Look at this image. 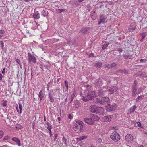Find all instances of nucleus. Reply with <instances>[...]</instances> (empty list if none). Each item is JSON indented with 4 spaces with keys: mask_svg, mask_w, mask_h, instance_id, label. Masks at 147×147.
Segmentation results:
<instances>
[{
    "mask_svg": "<svg viewBox=\"0 0 147 147\" xmlns=\"http://www.w3.org/2000/svg\"><path fill=\"white\" fill-rule=\"evenodd\" d=\"M90 116L92 119L93 123L94 121H98L99 119V117L96 115L91 114L90 115Z\"/></svg>",
    "mask_w": 147,
    "mask_h": 147,
    "instance_id": "obj_15",
    "label": "nucleus"
},
{
    "mask_svg": "<svg viewBox=\"0 0 147 147\" xmlns=\"http://www.w3.org/2000/svg\"><path fill=\"white\" fill-rule=\"evenodd\" d=\"M57 91L59 92H60V89L59 88L55 89H52L49 91L48 98H49V101L53 103L54 102L53 96H57V94L56 92Z\"/></svg>",
    "mask_w": 147,
    "mask_h": 147,
    "instance_id": "obj_1",
    "label": "nucleus"
},
{
    "mask_svg": "<svg viewBox=\"0 0 147 147\" xmlns=\"http://www.w3.org/2000/svg\"><path fill=\"white\" fill-rule=\"evenodd\" d=\"M5 33V31L3 30H0V37H2L3 36Z\"/></svg>",
    "mask_w": 147,
    "mask_h": 147,
    "instance_id": "obj_39",
    "label": "nucleus"
},
{
    "mask_svg": "<svg viewBox=\"0 0 147 147\" xmlns=\"http://www.w3.org/2000/svg\"><path fill=\"white\" fill-rule=\"evenodd\" d=\"M114 88L115 91L116 92V94L117 95H119V93L118 92L119 88L115 86L114 87Z\"/></svg>",
    "mask_w": 147,
    "mask_h": 147,
    "instance_id": "obj_36",
    "label": "nucleus"
},
{
    "mask_svg": "<svg viewBox=\"0 0 147 147\" xmlns=\"http://www.w3.org/2000/svg\"><path fill=\"white\" fill-rule=\"evenodd\" d=\"M3 135V132L2 131H0V139L1 138Z\"/></svg>",
    "mask_w": 147,
    "mask_h": 147,
    "instance_id": "obj_50",
    "label": "nucleus"
},
{
    "mask_svg": "<svg viewBox=\"0 0 147 147\" xmlns=\"http://www.w3.org/2000/svg\"><path fill=\"white\" fill-rule=\"evenodd\" d=\"M95 81L94 82V84L98 86H101L102 84L101 79L99 78L98 79H96L94 80Z\"/></svg>",
    "mask_w": 147,
    "mask_h": 147,
    "instance_id": "obj_12",
    "label": "nucleus"
},
{
    "mask_svg": "<svg viewBox=\"0 0 147 147\" xmlns=\"http://www.w3.org/2000/svg\"><path fill=\"white\" fill-rule=\"evenodd\" d=\"M102 104L105 103L108 104L110 102V99L108 97H102L101 98Z\"/></svg>",
    "mask_w": 147,
    "mask_h": 147,
    "instance_id": "obj_9",
    "label": "nucleus"
},
{
    "mask_svg": "<svg viewBox=\"0 0 147 147\" xmlns=\"http://www.w3.org/2000/svg\"><path fill=\"white\" fill-rule=\"evenodd\" d=\"M126 140L129 142H131L133 140V137L131 134H127L125 137Z\"/></svg>",
    "mask_w": 147,
    "mask_h": 147,
    "instance_id": "obj_10",
    "label": "nucleus"
},
{
    "mask_svg": "<svg viewBox=\"0 0 147 147\" xmlns=\"http://www.w3.org/2000/svg\"><path fill=\"white\" fill-rule=\"evenodd\" d=\"M10 137L9 136H6L3 139V140H7L9 139Z\"/></svg>",
    "mask_w": 147,
    "mask_h": 147,
    "instance_id": "obj_48",
    "label": "nucleus"
},
{
    "mask_svg": "<svg viewBox=\"0 0 147 147\" xmlns=\"http://www.w3.org/2000/svg\"><path fill=\"white\" fill-rule=\"evenodd\" d=\"M82 124H83V122L82 121H80V120H78V121H77L76 122V125H77L78 124L80 126L82 125H83Z\"/></svg>",
    "mask_w": 147,
    "mask_h": 147,
    "instance_id": "obj_32",
    "label": "nucleus"
},
{
    "mask_svg": "<svg viewBox=\"0 0 147 147\" xmlns=\"http://www.w3.org/2000/svg\"><path fill=\"white\" fill-rule=\"evenodd\" d=\"M110 137L111 139L115 142H117L120 139L119 135L116 132L112 133Z\"/></svg>",
    "mask_w": 147,
    "mask_h": 147,
    "instance_id": "obj_5",
    "label": "nucleus"
},
{
    "mask_svg": "<svg viewBox=\"0 0 147 147\" xmlns=\"http://www.w3.org/2000/svg\"><path fill=\"white\" fill-rule=\"evenodd\" d=\"M95 97V93L94 91L89 92L85 96L83 97L82 100L84 102H86L90 100H94Z\"/></svg>",
    "mask_w": 147,
    "mask_h": 147,
    "instance_id": "obj_2",
    "label": "nucleus"
},
{
    "mask_svg": "<svg viewBox=\"0 0 147 147\" xmlns=\"http://www.w3.org/2000/svg\"><path fill=\"white\" fill-rule=\"evenodd\" d=\"M16 109H17V111L18 112L20 113V109H18V105L17 106V107H16Z\"/></svg>",
    "mask_w": 147,
    "mask_h": 147,
    "instance_id": "obj_62",
    "label": "nucleus"
},
{
    "mask_svg": "<svg viewBox=\"0 0 147 147\" xmlns=\"http://www.w3.org/2000/svg\"><path fill=\"white\" fill-rule=\"evenodd\" d=\"M45 92L42 90H41L38 95V96L39 98L40 102H41L42 99L44 98L45 96Z\"/></svg>",
    "mask_w": 147,
    "mask_h": 147,
    "instance_id": "obj_8",
    "label": "nucleus"
},
{
    "mask_svg": "<svg viewBox=\"0 0 147 147\" xmlns=\"http://www.w3.org/2000/svg\"><path fill=\"white\" fill-rule=\"evenodd\" d=\"M73 99L74 98H73L71 97H69V100L70 101L69 103H71L72 101L73 100Z\"/></svg>",
    "mask_w": 147,
    "mask_h": 147,
    "instance_id": "obj_57",
    "label": "nucleus"
},
{
    "mask_svg": "<svg viewBox=\"0 0 147 147\" xmlns=\"http://www.w3.org/2000/svg\"><path fill=\"white\" fill-rule=\"evenodd\" d=\"M86 13L84 12L83 13H82L80 16V18L85 19L86 17Z\"/></svg>",
    "mask_w": 147,
    "mask_h": 147,
    "instance_id": "obj_35",
    "label": "nucleus"
},
{
    "mask_svg": "<svg viewBox=\"0 0 147 147\" xmlns=\"http://www.w3.org/2000/svg\"><path fill=\"white\" fill-rule=\"evenodd\" d=\"M105 66L106 68H108L109 69L111 68V64L105 65Z\"/></svg>",
    "mask_w": 147,
    "mask_h": 147,
    "instance_id": "obj_40",
    "label": "nucleus"
},
{
    "mask_svg": "<svg viewBox=\"0 0 147 147\" xmlns=\"http://www.w3.org/2000/svg\"><path fill=\"white\" fill-rule=\"evenodd\" d=\"M117 51H119L120 53L121 52H122L123 51V50L121 48H119L117 49Z\"/></svg>",
    "mask_w": 147,
    "mask_h": 147,
    "instance_id": "obj_56",
    "label": "nucleus"
},
{
    "mask_svg": "<svg viewBox=\"0 0 147 147\" xmlns=\"http://www.w3.org/2000/svg\"><path fill=\"white\" fill-rule=\"evenodd\" d=\"M107 17L105 16H104L102 15H100V19L99 20L98 24H99L101 23L104 24L105 23Z\"/></svg>",
    "mask_w": 147,
    "mask_h": 147,
    "instance_id": "obj_7",
    "label": "nucleus"
},
{
    "mask_svg": "<svg viewBox=\"0 0 147 147\" xmlns=\"http://www.w3.org/2000/svg\"><path fill=\"white\" fill-rule=\"evenodd\" d=\"M19 109H20V113L21 114L22 113V107L21 105V104L20 103L19 104Z\"/></svg>",
    "mask_w": 147,
    "mask_h": 147,
    "instance_id": "obj_41",
    "label": "nucleus"
},
{
    "mask_svg": "<svg viewBox=\"0 0 147 147\" xmlns=\"http://www.w3.org/2000/svg\"><path fill=\"white\" fill-rule=\"evenodd\" d=\"M46 124L47 125V126L46 127L47 129L49 130L50 131L51 130L52 128V125L50 123H49L47 121L46 122Z\"/></svg>",
    "mask_w": 147,
    "mask_h": 147,
    "instance_id": "obj_24",
    "label": "nucleus"
},
{
    "mask_svg": "<svg viewBox=\"0 0 147 147\" xmlns=\"http://www.w3.org/2000/svg\"><path fill=\"white\" fill-rule=\"evenodd\" d=\"M2 73L3 74H4L5 73V67L3 69L2 72Z\"/></svg>",
    "mask_w": 147,
    "mask_h": 147,
    "instance_id": "obj_58",
    "label": "nucleus"
},
{
    "mask_svg": "<svg viewBox=\"0 0 147 147\" xmlns=\"http://www.w3.org/2000/svg\"><path fill=\"white\" fill-rule=\"evenodd\" d=\"M88 55L89 56V57H94V54L92 53H87Z\"/></svg>",
    "mask_w": 147,
    "mask_h": 147,
    "instance_id": "obj_38",
    "label": "nucleus"
},
{
    "mask_svg": "<svg viewBox=\"0 0 147 147\" xmlns=\"http://www.w3.org/2000/svg\"><path fill=\"white\" fill-rule=\"evenodd\" d=\"M0 45L1 47L2 48L3 50V47H4V43H3V41H0Z\"/></svg>",
    "mask_w": 147,
    "mask_h": 147,
    "instance_id": "obj_44",
    "label": "nucleus"
},
{
    "mask_svg": "<svg viewBox=\"0 0 147 147\" xmlns=\"http://www.w3.org/2000/svg\"><path fill=\"white\" fill-rule=\"evenodd\" d=\"M143 96H138L136 99V101L137 102L139 100L141 99L142 98Z\"/></svg>",
    "mask_w": 147,
    "mask_h": 147,
    "instance_id": "obj_42",
    "label": "nucleus"
},
{
    "mask_svg": "<svg viewBox=\"0 0 147 147\" xmlns=\"http://www.w3.org/2000/svg\"><path fill=\"white\" fill-rule=\"evenodd\" d=\"M75 95L76 93H75L74 92H73V94H72L71 96L70 97L73 98H74L75 97Z\"/></svg>",
    "mask_w": 147,
    "mask_h": 147,
    "instance_id": "obj_52",
    "label": "nucleus"
},
{
    "mask_svg": "<svg viewBox=\"0 0 147 147\" xmlns=\"http://www.w3.org/2000/svg\"><path fill=\"white\" fill-rule=\"evenodd\" d=\"M91 29L90 27H87L83 28L81 30V32L83 33H86L87 32H89Z\"/></svg>",
    "mask_w": 147,
    "mask_h": 147,
    "instance_id": "obj_17",
    "label": "nucleus"
},
{
    "mask_svg": "<svg viewBox=\"0 0 147 147\" xmlns=\"http://www.w3.org/2000/svg\"><path fill=\"white\" fill-rule=\"evenodd\" d=\"M136 107L134 105L130 109V113L133 112L136 109Z\"/></svg>",
    "mask_w": 147,
    "mask_h": 147,
    "instance_id": "obj_33",
    "label": "nucleus"
},
{
    "mask_svg": "<svg viewBox=\"0 0 147 147\" xmlns=\"http://www.w3.org/2000/svg\"><path fill=\"white\" fill-rule=\"evenodd\" d=\"M80 126L78 124L76 125V124L75 125V127H76V128H78V129L79 128Z\"/></svg>",
    "mask_w": 147,
    "mask_h": 147,
    "instance_id": "obj_61",
    "label": "nucleus"
},
{
    "mask_svg": "<svg viewBox=\"0 0 147 147\" xmlns=\"http://www.w3.org/2000/svg\"><path fill=\"white\" fill-rule=\"evenodd\" d=\"M102 63L100 62H98L96 63L95 66L98 68H100L102 66Z\"/></svg>",
    "mask_w": 147,
    "mask_h": 147,
    "instance_id": "obj_29",
    "label": "nucleus"
},
{
    "mask_svg": "<svg viewBox=\"0 0 147 147\" xmlns=\"http://www.w3.org/2000/svg\"><path fill=\"white\" fill-rule=\"evenodd\" d=\"M135 26H134V24H132L131 25L129 28L128 30L129 32H131L132 30L135 29Z\"/></svg>",
    "mask_w": 147,
    "mask_h": 147,
    "instance_id": "obj_26",
    "label": "nucleus"
},
{
    "mask_svg": "<svg viewBox=\"0 0 147 147\" xmlns=\"http://www.w3.org/2000/svg\"><path fill=\"white\" fill-rule=\"evenodd\" d=\"M105 43V44L102 45V49L103 50H104V49H106L107 47L108 46L109 43V42H106V41H104L103 42V44L104 43Z\"/></svg>",
    "mask_w": 147,
    "mask_h": 147,
    "instance_id": "obj_23",
    "label": "nucleus"
},
{
    "mask_svg": "<svg viewBox=\"0 0 147 147\" xmlns=\"http://www.w3.org/2000/svg\"><path fill=\"white\" fill-rule=\"evenodd\" d=\"M87 138V136H82L80 137L79 138H78L76 139V140L77 141H80L82 140L83 139H86Z\"/></svg>",
    "mask_w": 147,
    "mask_h": 147,
    "instance_id": "obj_28",
    "label": "nucleus"
},
{
    "mask_svg": "<svg viewBox=\"0 0 147 147\" xmlns=\"http://www.w3.org/2000/svg\"><path fill=\"white\" fill-rule=\"evenodd\" d=\"M49 131V134H50V137H51L52 135V132H51V130H50Z\"/></svg>",
    "mask_w": 147,
    "mask_h": 147,
    "instance_id": "obj_63",
    "label": "nucleus"
},
{
    "mask_svg": "<svg viewBox=\"0 0 147 147\" xmlns=\"http://www.w3.org/2000/svg\"><path fill=\"white\" fill-rule=\"evenodd\" d=\"M34 18L35 19H38L39 18V13L38 11H35L33 15Z\"/></svg>",
    "mask_w": 147,
    "mask_h": 147,
    "instance_id": "obj_21",
    "label": "nucleus"
},
{
    "mask_svg": "<svg viewBox=\"0 0 147 147\" xmlns=\"http://www.w3.org/2000/svg\"><path fill=\"white\" fill-rule=\"evenodd\" d=\"M86 87L87 88V90H88L89 89H90V88L91 86L90 85H86Z\"/></svg>",
    "mask_w": 147,
    "mask_h": 147,
    "instance_id": "obj_55",
    "label": "nucleus"
},
{
    "mask_svg": "<svg viewBox=\"0 0 147 147\" xmlns=\"http://www.w3.org/2000/svg\"><path fill=\"white\" fill-rule=\"evenodd\" d=\"M117 73H120L121 74H126L128 72L127 70H126L123 69H118L117 71Z\"/></svg>",
    "mask_w": 147,
    "mask_h": 147,
    "instance_id": "obj_25",
    "label": "nucleus"
},
{
    "mask_svg": "<svg viewBox=\"0 0 147 147\" xmlns=\"http://www.w3.org/2000/svg\"><path fill=\"white\" fill-rule=\"evenodd\" d=\"M111 65V68H115L117 65V63L116 62H113Z\"/></svg>",
    "mask_w": 147,
    "mask_h": 147,
    "instance_id": "obj_30",
    "label": "nucleus"
},
{
    "mask_svg": "<svg viewBox=\"0 0 147 147\" xmlns=\"http://www.w3.org/2000/svg\"><path fill=\"white\" fill-rule=\"evenodd\" d=\"M16 62H17V63H18V64H19V65L20 66H21V63H20V60L19 59H16Z\"/></svg>",
    "mask_w": 147,
    "mask_h": 147,
    "instance_id": "obj_47",
    "label": "nucleus"
},
{
    "mask_svg": "<svg viewBox=\"0 0 147 147\" xmlns=\"http://www.w3.org/2000/svg\"><path fill=\"white\" fill-rule=\"evenodd\" d=\"M140 34L142 37H145V36H147V33L146 32H142Z\"/></svg>",
    "mask_w": 147,
    "mask_h": 147,
    "instance_id": "obj_37",
    "label": "nucleus"
},
{
    "mask_svg": "<svg viewBox=\"0 0 147 147\" xmlns=\"http://www.w3.org/2000/svg\"><path fill=\"white\" fill-rule=\"evenodd\" d=\"M65 87H66L67 90L68 89V82L66 81H65Z\"/></svg>",
    "mask_w": 147,
    "mask_h": 147,
    "instance_id": "obj_46",
    "label": "nucleus"
},
{
    "mask_svg": "<svg viewBox=\"0 0 147 147\" xmlns=\"http://www.w3.org/2000/svg\"><path fill=\"white\" fill-rule=\"evenodd\" d=\"M68 118L69 119H71L73 118V117L71 116V115L70 114H69L68 115Z\"/></svg>",
    "mask_w": 147,
    "mask_h": 147,
    "instance_id": "obj_60",
    "label": "nucleus"
},
{
    "mask_svg": "<svg viewBox=\"0 0 147 147\" xmlns=\"http://www.w3.org/2000/svg\"><path fill=\"white\" fill-rule=\"evenodd\" d=\"M89 110L92 113L97 114L99 113L100 111H104V109L102 107H97L95 105H92L89 107Z\"/></svg>",
    "mask_w": 147,
    "mask_h": 147,
    "instance_id": "obj_3",
    "label": "nucleus"
},
{
    "mask_svg": "<svg viewBox=\"0 0 147 147\" xmlns=\"http://www.w3.org/2000/svg\"><path fill=\"white\" fill-rule=\"evenodd\" d=\"M12 140L15 142L18 146H20L21 145V144L20 143V140L18 138L15 137H13L12 138Z\"/></svg>",
    "mask_w": 147,
    "mask_h": 147,
    "instance_id": "obj_18",
    "label": "nucleus"
},
{
    "mask_svg": "<svg viewBox=\"0 0 147 147\" xmlns=\"http://www.w3.org/2000/svg\"><path fill=\"white\" fill-rule=\"evenodd\" d=\"M7 102V101H6L5 102H4L3 104H2V105H3V107H5L7 105V104L6 103V102Z\"/></svg>",
    "mask_w": 147,
    "mask_h": 147,
    "instance_id": "obj_53",
    "label": "nucleus"
},
{
    "mask_svg": "<svg viewBox=\"0 0 147 147\" xmlns=\"http://www.w3.org/2000/svg\"><path fill=\"white\" fill-rule=\"evenodd\" d=\"M101 98H96L94 100L93 102L95 104H102V102H101Z\"/></svg>",
    "mask_w": 147,
    "mask_h": 147,
    "instance_id": "obj_20",
    "label": "nucleus"
},
{
    "mask_svg": "<svg viewBox=\"0 0 147 147\" xmlns=\"http://www.w3.org/2000/svg\"><path fill=\"white\" fill-rule=\"evenodd\" d=\"M62 140L63 142L64 143V144H65V145L67 146V139L65 138L63 136V137L62 138Z\"/></svg>",
    "mask_w": 147,
    "mask_h": 147,
    "instance_id": "obj_34",
    "label": "nucleus"
},
{
    "mask_svg": "<svg viewBox=\"0 0 147 147\" xmlns=\"http://www.w3.org/2000/svg\"><path fill=\"white\" fill-rule=\"evenodd\" d=\"M111 116L110 115H107L104 116L102 118V121L105 122H109L111 121Z\"/></svg>",
    "mask_w": 147,
    "mask_h": 147,
    "instance_id": "obj_11",
    "label": "nucleus"
},
{
    "mask_svg": "<svg viewBox=\"0 0 147 147\" xmlns=\"http://www.w3.org/2000/svg\"><path fill=\"white\" fill-rule=\"evenodd\" d=\"M91 17L93 20H95L96 18V14L95 11H92L91 13Z\"/></svg>",
    "mask_w": 147,
    "mask_h": 147,
    "instance_id": "obj_19",
    "label": "nucleus"
},
{
    "mask_svg": "<svg viewBox=\"0 0 147 147\" xmlns=\"http://www.w3.org/2000/svg\"><path fill=\"white\" fill-rule=\"evenodd\" d=\"M106 110L107 111L111 112L115 110L117 107V105L115 103L112 104H107L105 106Z\"/></svg>",
    "mask_w": 147,
    "mask_h": 147,
    "instance_id": "obj_4",
    "label": "nucleus"
},
{
    "mask_svg": "<svg viewBox=\"0 0 147 147\" xmlns=\"http://www.w3.org/2000/svg\"><path fill=\"white\" fill-rule=\"evenodd\" d=\"M84 121L85 122L89 124H91L93 123V122L90 116L89 117L84 118Z\"/></svg>",
    "mask_w": 147,
    "mask_h": 147,
    "instance_id": "obj_14",
    "label": "nucleus"
},
{
    "mask_svg": "<svg viewBox=\"0 0 147 147\" xmlns=\"http://www.w3.org/2000/svg\"><path fill=\"white\" fill-rule=\"evenodd\" d=\"M137 82L135 80L134 83H133L132 89V96L134 97L136 94L137 90Z\"/></svg>",
    "mask_w": 147,
    "mask_h": 147,
    "instance_id": "obj_6",
    "label": "nucleus"
},
{
    "mask_svg": "<svg viewBox=\"0 0 147 147\" xmlns=\"http://www.w3.org/2000/svg\"><path fill=\"white\" fill-rule=\"evenodd\" d=\"M34 125H35V123H34V122L32 124V128L33 129H34Z\"/></svg>",
    "mask_w": 147,
    "mask_h": 147,
    "instance_id": "obj_64",
    "label": "nucleus"
},
{
    "mask_svg": "<svg viewBox=\"0 0 147 147\" xmlns=\"http://www.w3.org/2000/svg\"><path fill=\"white\" fill-rule=\"evenodd\" d=\"M123 56L124 57L125 59H130L131 57V55H130L128 53L127 54H124L123 55Z\"/></svg>",
    "mask_w": 147,
    "mask_h": 147,
    "instance_id": "obj_27",
    "label": "nucleus"
},
{
    "mask_svg": "<svg viewBox=\"0 0 147 147\" xmlns=\"http://www.w3.org/2000/svg\"><path fill=\"white\" fill-rule=\"evenodd\" d=\"M3 78V76L0 73V82L2 81V79Z\"/></svg>",
    "mask_w": 147,
    "mask_h": 147,
    "instance_id": "obj_59",
    "label": "nucleus"
},
{
    "mask_svg": "<svg viewBox=\"0 0 147 147\" xmlns=\"http://www.w3.org/2000/svg\"><path fill=\"white\" fill-rule=\"evenodd\" d=\"M28 57L29 58L28 59L29 62H31V61H32L33 63H35L36 61V58L34 56H32L30 54H28Z\"/></svg>",
    "mask_w": 147,
    "mask_h": 147,
    "instance_id": "obj_13",
    "label": "nucleus"
},
{
    "mask_svg": "<svg viewBox=\"0 0 147 147\" xmlns=\"http://www.w3.org/2000/svg\"><path fill=\"white\" fill-rule=\"evenodd\" d=\"M97 141L98 143L102 142V139L100 138H97Z\"/></svg>",
    "mask_w": 147,
    "mask_h": 147,
    "instance_id": "obj_45",
    "label": "nucleus"
},
{
    "mask_svg": "<svg viewBox=\"0 0 147 147\" xmlns=\"http://www.w3.org/2000/svg\"><path fill=\"white\" fill-rule=\"evenodd\" d=\"M106 92V90L105 91H104L102 89H100L98 90V96H104L105 95Z\"/></svg>",
    "mask_w": 147,
    "mask_h": 147,
    "instance_id": "obj_16",
    "label": "nucleus"
},
{
    "mask_svg": "<svg viewBox=\"0 0 147 147\" xmlns=\"http://www.w3.org/2000/svg\"><path fill=\"white\" fill-rule=\"evenodd\" d=\"M134 126L137 127H141V124L140 122H137L134 124Z\"/></svg>",
    "mask_w": 147,
    "mask_h": 147,
    "instance_id": "obj_31",
    "label": "nucleus"
},
{
    "mask_svg": "<svg viewBox=\"0 0 147 147\" xmlns=\"http://www.w3.org/2000/svg\"><path fill=\"white\" fill-rule=\"evenodd\" d=\"M58 136V134H55L54 136V141H56V139H57Z\"/></svg>",
    "mask_w": 147,
    "mask_h": 147,
    "instance_id": "obj_49",
    "label": "nucleus"
},
{
    "mask_svg": "<svg viewBox=\"0 0 147 147\" xmlns=\"http://www.w3.org/2000/svg\"><path fill=\"white\" fill-rule=\"evenodd\" d=\"M58 11L59 13H60L62 12H63L65 11V9H58Z\"/></svg>",
    "mask_w": 147,
    "mask_h": 147,
    "instance_id": "obj_54",
    "label": "nucleus"
},
{
    "mask_svg": "<svg viewBox=\"0 0 147 147\" xmlns=\"http://www.w3.org/2000/svg\"><path fill=\"white\" fill-rule=\"evenodd\" d=\"M106 91L107 92H109L110 94H113L115 92L114 87H113V88H109L107 89V90H106Z\"/></svg>",
    "mask_w": 147,
    "mask_h": 147,
    "instance_id": "obj_22",
    "label": "nucleus"
},
{
    "mask_svg": "<svg viewBox=\"0 0 147 147\" xmlns=\"http://www.w3.org/2000/svg\"><path fill=\"white\" fill-rule=\"evenodd\" d=\"M142 91V89L141 88H140L138 89V91L136 92V94H138L140 93Z\"/></svg>",
    "mask_w": 147,
    "mask_h": 147,
    "instance_id": "obj_43",
    "label": "nucleus"
},
{
    "mask_svg": "<svg viewBox=\"0 0 147 147\" xmlns=\"http://www.w3.org/2000/svg\"><path fill=\"white\" fill-rule=\"evenodd\" d=\"M80 131H82L83 130V125L80 126L79 127V128L78 129Z\"/></svg>",
    "mask_w": 147,
    "mask_h": 147,
    "instance_id": "obj_51",
    "label": "nucleus"
}]
</instances>
